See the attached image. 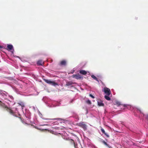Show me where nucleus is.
<instances>
[{"instance_id": "2", "label": "nucleus", "mask_w": 148, "mask_h": 148, "mask_svg": "<svg viewBox=\"0 0 148 148\" xmlns=\"http://www.w3.org/2000/svg\"><path fill=\"white\" fill-rule=\"evenodd\" d=\"M43 80L47 83L48 84H51L53 86L57 85L58 84L53 81H51L50 79H44Z\"/></svg>"}, {"instance_id": "12", "label": "nucleus", "mask_w": 148, "mask_h": 148, "mask_svg": "<svg viewBox=\"0 0 148 148\" xmlns=\"http://www.w3.org/2000/svg\"><path fill=\"white\" fill-rule=\"evenodd\" d=\"M68 141L70 142L71 145H75V142L72 139H68Z\"/></svg>"}, {"instance_id": "15", "label": "nucleus", "mask_w": 148, "mask_h": 148, "mask_svg": "<svg viewBox=\"0 0 148 148\" xmlns=\"http://www.w3.org/2000/svg\"><path fill=\"white\" fill-rule=\"evenodd\" d=\"M101 142L105 145L106 146L109 147V145L104 140H103Z\"/></svg>"}, {"instance_id": "14", "label": "nucleus", "mask_w": 148, "mask_h": 148, "mask_svg": "<svg viewBox=\"0 0 148 148\" xmlns=\"http://www.w3.org/2000/svg\"><path fill=\"white\" fill-rule=\"evenodd\" d=\"M73 84V83L71 82H66V85L69 86Z\"/></svg>"}, {"instance_id": "5", "label": "nucleus", "mask_w": 148, "mask_h": 148, "mask_svg": "<svg viewBox=\"0 0 148 148\" xmlns=\"http://www.w3.org/2000/svg\"><path fill=\"white\" fill-rule=\"evenodd\" d=\"M73 78H75L77 79H83V77L79 74L73 75L72 76Z\"/></svg>"}, {"instance_id": "6", "label": "nucleus", "mask_w": 148, "mask_h": 148, "mask_svg": "<svg viewBox=\"0 0 148 148\" xmlns=\"http://www.w3.org/2000/svg\"><path fill=\"white\" fill-rule=\"evenodd\" d=\"M115 104L117 105L118 106H119L120 105H122L125 108H127L128 106V105H122L121 104V103L119 101H116L115 102Z\"/></svg>"}, {"instance_id": "1", "label": "nucleus", "mask_w": 148, "mask_h": 148, "mask_svg": "<svg viewBox=\"0 0 148 148\" xmlns=\"http://www.w3.org/2000/svg\"><path fill=\"white\" fill-rule=\"evenodd\" d=\"M0 105L3 108L5 109L8 112L11 114L15 116V112L13 111L10 108H8L4 103H3L0 101Z\"/></svg>"}, {"instance_id": "22", "label": "nucleus", "mask_w": 148, "mask_h": 148, "mask_svg": "<svg viewBox=\"0 0 148 148\" xmlns=\"http://www.w3.org/2000/svg\"><path fill=\"white\" fill-rule=\"evenodd\" d=\"M146 119H148V114H147V115H146Z\"/></svg>"}, {"instance_id": "23", "label": "nucleus", "mask_w": 148, "mask_h": 148, "mask_svg": "<svg viewBox=\"0 0 148 148\" xmlns=\"http://www.w3.org/2000/svg\"><path fill=\"white\" fill-rule=\"evenodd\" d=\"M2 47L1 45H0V48H2Z\"/></svg>"}, {"instance_id": "16", "label": "nucleus", "mask_w": 148, "mask_h": 148, "mask_svg": "<svg viewBox=\"0 0 148 148\" xmlns=\"http://www.w3.org/2000/svg\"><path fill=\"white\" fill-rule=\"evenodd\" d=\"M98 105L99 106H103L104 104L101 101L98 102Z\"/></svg>"}, {"instance_id": "9", "label": "nucleus", "mask_w": 148, "mask_h": 148, "mask_svg": "<svg viewBox=\"0 0 148 148\" xmlns=\"http://www.w3.org/2000/svg\"><path fill=\"white\" fill-rule=\"evenodd\" d=\"M79 73L81 74L85 75L87 74V72L84 70H80L79 71Z\"/></svg>"}, {"instance_id": "19", "label": "nucleus", "mask_w": 148, "mask_h": 148, "mask_svg": "<svg viewBox=\"0 0 148 148\" xmlns=\"http://www.w3.org/2000/svg\"><path fill=\"white\" fill-rule=\"evenodd\" d=\"M89 96L90 97H91L92 98H95L94 96L93 95H92L91 94L89 95Z\"/></svg>"}, {"instance_id": "3", "label": "nucleus", "mask_w": 148, "mask_h": 148, "mask_svg": "<svg viewBox=\"0 0 148 148\" xmlns=\"http://www.w3.org/2000/svg\"><path fill=\"white\" fill-rule=\"evenodd\" d=\"M103 91L104 92L106 95L110 96L111 95V92L110 89L107 87L104 88Z\"/></svg>"}, {"instance_id": "21", "label": "nucleus", "mask_w": 148, "mask_h": 148, "mask_svg": "<svg viewBox=\"0 0 148 148\" xmlns=\"http://www.w3.org/2000/svg\"><path fill=\"white\" fill-rule=\"evenodd\" d=\"M20 105L21 106L22 108L24 107H25L24 105L23 104H22V105L20 104Z\"/></svg>"}, {"instance_id": "17", "label": "nucleus", "mask_w": 148, "mask_h": 148, "mask_svg": "<svg viewBox=\"0 0 148 148\" xmlns=\"http://www.w3.org/2000/svg\"><path fill=\"white\" fill-rule=\"evenodd\" d=\"M91 77L92 78H93L96 81H97V82H99V80H98V79L95 75H92L91 76Z\"/></svg>"}, {"instance_id": "11", "label": "nucleus", "mask_w": 148, "mask_h": 148, "mask_svg": "<svg viewBox=\"0 0 148 148\" xmlns=\"http://www.w3.org/2000/svg\"><path fill=\"white\" fill-rule=\"evenodd\" d=\"M37 64L39 65H42L44 63L41 60H39L37 62Z\"/></svg>"}, {"instance_id": "10", "label": "nucleus", "mask_w": 148, "mask_h": 148, "mask_svg": "<svg viewBox=\"0 0 148 148\" xmlns=\"http://www.w3.org/2000/svg\"><path fill=\"white\" fill-rule=\"evenodd\" d=\"M7 47L8 48L7 49L9 51H10L12 50L13 47L12 45H8Z\"/></svg>"}, {"instance_id": "18", "label": "nucleus", "mask_w": 148, "mask_h": 148, "mask_svg": "<svg viewBox=\"0 0 148 148\" xmlns=\"http://www.w3.org/2000/svg\"><path fill=\"white\" fill-rule=\"evenodd\" d=\"M86 102L88 104H91V102L90 100L88 99L86 101Z\"/></svg>"}, {"instance_id": "8", "label": "nucleus", "mask_w": 148, "mask_h": 148, "mask_svg": "<svg viewBox=\"0 0 148 148\" xmlns=\"http://www.w3.org/2000/svg\"><path fill=\"white\" fill-rule=\"evenodd\" d=\"M66 64V61L65 60H63L61 61L60 63V65L61 66L65 65Z\"/></svg>"}, {"instance_id": "4", "label": "nucleus", "mask_w": 148, "mask_h": 148, "mask_svg": "<svg viewBox=\"0 0 148 148\" xmlns=\"http://www.w3.org/2000/svg\"><path fill=\"white\" fill-rule=\"evenodd\" d=\"M78 125L83 128L84 130H86L87 129L86 125L84 122L79 123Z\"/></svg>"}, {"instance_id": "13", "label": "nucleus", "mask_w": 148, "mask_h": 148, "mask_svg": "<svg viewBox=\"0 0 148 148\" xmlns=\"http://www.w3.org/2000/svg\"><path fill=\"white\" fill-rule=\"evenodd\" d=\"M110 96L106 95L104 96L105 98L107 100L110 101L111 99L109 97Z\"/></svg>"}, {"instance_id": "24", "label": "nucleus", "mask_w": 148, "mask_h": 148, "mask_svg": "<svg viewBox=\"0 0 148 148\" xmlns=\"http://www.w3.org/2000/svg\"><path fill=\"white\" fill-rule=\"evenodd\" d=\"M138 110H139V111L140 112H141V111L140 110H139L138 109Z\"/></svg>"}, {"instance_id": "7", "label": "nucleus", "mask_w": 148, "mask_h": 148, "mask_svg": "<svg viewBox=\"0 0 148 148\" xmlns=\"http://www.w3.org/2000/svg\"><path fill=\"white\" fill-rule=\"evenodd\" d=\"M101 130L102 132L107 137L109 138V136L108 134L105 132L104 130L101 127Z\"/></svg>"}, {"instance_id": "20", "label": "nucleus", "mask_w": 148, "mask_h": 148, "mask_svg": "<svg viewBox=\"0 0 148 148\" xmlns=\"http://www.w3.org/2000/svg\"><path fill=\"white\" fill-rule=\"evenodd\" d=\"M57 119H58V118H54V119H49V120H57Z\"/></svg>"}]
</instances>
